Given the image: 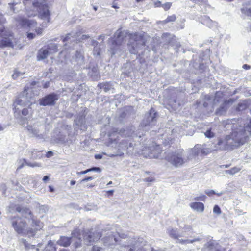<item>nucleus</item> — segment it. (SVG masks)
Listing matches in <instances>:
<instances>
[{
	"mask_svg": "<svg viewBox=\"0 0 251 251\" xmlns=\"http://www.w3.org/2000/svg\"><path fill=\"white\" fill-rule=\"evenodd\" d=\"M129 37L127 47L130 53L139 54L142 53L145 49V40L141 34L135 33L128 34L126 31L118 29L112 38V43L109 50L111 56L117 54L121 55L126 52L124 44L127 37Z\"/></svg>",
	"mask_w": 251,
	"mask_h": 251,
	"instance_id": "f257e3e1",
	"label": "nucleus"
},
{
	"mask_svg": "<svg viewBox=\"0 0 251 251\" xmlns=\"http://www.w3.org/2000/svg\"><path fill=\"white\" fill-rule=\"evenodd\" d=\"M157 115V113L154 109L151 108L149 112L145 115L138 130L135 131L133 127L127 129L126 130H125L126 132V134L133 138H141L144 135L146 131L149 130L156 124Z\"/></svg>",
	"mask_w": 251,
	"mask_h": 251,
	"instance_id": "f03ea898",
	"label": "nucleus"
},
{
	"mask_svg": "<svg viewBox=\"0 0 251 251\" xmlns=\"http://www.w3.org/2000/svg\"><path fill=\"white\" fill-rule=\"evenodd\" d=\"M11 222L15 230L18 233L22 235H27L29 237L33 236L36 231L35 227L28 228L26 223L21 218L19 217H12L11 218Z\"/></svg>",
	"mask_w": 251,
	"mask_h": 251,
	"instance_id": "7ed1b4c3",
	"label": "nucleus"
},
{
	"mask_svg": "<svg viewBox=\"0 0 251 251\" xmlns=\"http://www.w3.org/2000/svg\"><path fill=\"white\" fill-rule=\"evenodd\" d=\"M33 5L37 9L38 17L46 21L47 23L50 20V12L49 9L48 3L46 0H34Z\"/></svg>",
	"mask_w": 251,
	"mask_h": 251,
	"instance_id": "20e7f679",
	"label": "nucleus"
},
{
	"mask_svg": "<svg viewBox=\"0 0 251 251\" xmlns=\"http://www.w3.org/2000/svg\"><path fill=\"white\" fill-rule=\"evenodd\" d=\"M16 210L18 212L21 213L23 218L28 219V223L32 227H35V229L40 230L43 227V223L36 220L31 212L28 209L18 206L16 207Z\"/></svg>",
	"mask_w": 251,
	"mask_h": 251,
	"instance_id": "39448f33",
	"label": "nucleus"
},
{
	"mask_svg": "<svg viewBox=\"0 0 251 251\" xmlns=\"http://www.w3.org/2000/svg\"><path fill=\"white\" fill-rule=\"evenodd\" d=\"M220 146V140H218L217 144H212L210 147H207L206 144L200 145L197 144L192 149L191 155L192 156H197L200 154L206 155L208 153L218 150Z\"/></svg>",
	"mask_w": 251,
	"mask_h": 251,
	"instance_id": "423d86ee",
	"label": "nucleus"
},
{
	"mask_svg": "<svg viewBox=\"0 0 251 251\" xmlns=\"http://www.w3.org/2000/svg\"><path fill=\"white\" fill-rule=\"evenodd\" d=\"M183 150H178L175 152L169 153L165 157L166 159L176 167L182 166L185 162L183 157Z\"/></svg>",
	"mask_w": 251,
	"mask_h": 251,
	"instance_id": "0eeeda50",
	"label": "nucleus"
},
{
	"mask_svg": "<svg viewBox=\"0 0 251 251\" xmlns=\"http://www.w3.org/2000/svg\"><path fill=\"white\" fill-rule=\"evenodd\" d=\"M145 245V244L139 239L136 241H131L127 245L122 244L120 250L123 251H146V248L144 247Z\"/></svg>",
	"mask_w": 251,
	"mask_h": 251,
	"instance_id": "6e6552de",
	"label": "nucleus"
},
{
	"mask_svg": "<svg viewBox=\"0 0 251 251\" xmlns=\"http://www.w3.org/2000/svg\"><path fill=\"white\" fill-rule=\"evenodd\" d=\"M142 154H144L146 157L158 158L162 152V150L160 145L152 143L151 146L147 148L145 147V148L142 149Z\"/></svg>",
	"mask_w": 251,
	"mask_h": 251,
	"instance_id": "1a4fd4ad",
	"label": "nucleus"
},
{
	"mask_svg": "<svg viewBox=\"0 0 251 251\" xmlns=\"http://www.w3.org/2000/svg\"><path fill=\"white\" fill-rule=\"evenodd\" d=\"M101 236V235L100 232H93L90 230L85 231L83 233L84 242L87 245H91L99 240Z\"/></svg>",
	"mask_w": 251,
	"mask_h": 251,
	"instance_id": "9d476101",
	"label": "nucleus"
},
{
	"mask_svg": "<svg viewBox=\"0 0 251 251\" xmlns=\"http://www.w3.org/2000/svg\"><path fill=\"white\" fill-rule=\"evenodd\" d=\"M58 100V96L54 93L47 95L39 100V104L42 106L53 105Z\"/></svg>",
	"mask_w": 251,
	"mask_h": 251,
	"instance_id": "9b49d317",
	"label": "nucleus"
},
{
	"mask_svg": "<svg viewBox=\"0 0 251 251\" xmlns=\"http://www.w3.org/2000/svg\"><path fill=\"white\" fill-rule=\"evenodd\" d=\"M28 88H25L23 92L20 94V96L16 100L15 103L20 105H27L30 102L29 99L31 98L28 96L27 92Z\"/></svg>",
	"mask_w": 251,
	"mask_h": 251,
	"instance_id": "f8f14e48",
	"label": "nucleus"
},
{
	"mask_svg": "<svg viewBox=\"0 0 251 251\" xmlns=\"http://www.w3.org/2000/svg\"><path fill=\"white\" fill-rule=\"evenodd\" d=\"M78 35L77 33L75 34L74 32H71L67 34L65 37L62 39L63 42L74 41L75 40L78 41L79 42L83 40H86L89 38L88 35H82L80 38H78Z\"/></svg>",
	"mask_w": 251,
	"mask_h": 251,
	"instance_id": "ddd939ff",
	"label": "nucleus"
},
{
	"mask_svg": "<svg viewBox=\"0 0 251 251\" xmlns=\"http://www.w3.org/2000/svg\"><path fill=\"white\" fill-rule=\"evenodd\" d=\"M220 245L214 240H210L205 244L201 251H219Z\"/></svg>",
	"mask_w": 251,
	"mask_h": 251,
	"instance_id": "4468645a",
	"label": "nucleus"
},
{
	"mask_svg": "<svg viewBox=\"0 0 251 251\" xmlns=\"http://www.w3.org/2000/svg\"><path fill=\"white\" fill-rule=\"evenodd\" d=\"M17 21L19 22V24L23 27H28L32 28L35 26L37 23L36 21L33 20H29L22 17H19Z\"/></svg>",
	"mask_w": 251,
	"mask_h": 251,
	"instance_id": "2eb2a0df",
	"label": "nucleus"
},
{
	"mask_svg": "<svg viewBox=\"0 0 251 251\" xmlns=\"http://www.w3.org/2000/svg\"><path fill=\"white\" fill-rule=\"evenodd\" d=\"M114 82H104L98 84L100 89H103L105 92H107L114 89Z\"/></svg>",
	"mask_w": 251,
	"mask_h": 251,
	"instance_id": "dca6fc26",
	"label": "nucleus"
},
{
	"mask_svg": "<svg viewBox=\"0 0 251 251\" xmlns=\"http://www.w3.org/2000/svg\"><path fill=\"white\" fill-rule=\"evenodd\" d=\"M50 52L49 51V50H48L47 47L42 48L38 52L37 60L38 61H40L45 59L47 58Z\"/></svg>",
	"mask_w": 251,
	"mask_h": 251,
	"instance_id": "f3484780",
	"label": "nucleus"
},
{
	"mask_svg": "<svg viewBox=\"0 0 251 251\" xmlns=\"http://www.w3.org/2000/svg\"><path fill=\"white\" fill-rule=\"evenodd\" d=\"M71 243V238L66 236H61L59 240L57 241V244L63 247L69 246Z\"/></svg>",
	"mask_w": 251,
	"mask_h": 251,
	"instance_id": "a211bd4d",
	"label": "nucleus"
},
{
	"mask_svg": "<svg viewBox=\"0 0 251 251\" xmlns=\"http://www.w3.org/2000/svg\"><path fill=\"white\" fill-rule=\"evenodd\" d=\"M118 241V238L116 237V235H113V234H109L108 236L106 237L104 240V243L106 245H112L117 243Z\"/></svg>",
	"mask_w": 251,
	"mask_h": 251,
	"instance_id": "6ab92c4d",
	"label": "nucleus"
},
{
	"mask_svg": "<svg viewBox=\"0 0 251 251\" xmlns=\"http://www.w3.org/2000/svg\"><path fill=\"white\" fill-rule=\"evenodd\" d=\"M190 206L192 209L197 212H202L204 209V204L201 202H192L190 204Z\"/></svg>",
	"mask_w": 251,
	"mask_h": 251,
	"instance_id": "aec40b11",
	"label": "nucleus"
},
{
	"mask_svg": "<svg viewBox=\"0 0 251 251\" xmlns=\"http://www.w3.org/2000/svg\"><path fill=\"white\" fill-rule=\"evenodd\" d=\"M26 129L30 133L32 134V136L39 138H42L43 137L42 135L39 134V129L34 128L32 126H28L26 127Z\"/></svg>",
	"mask_w": 251,
	"mask_h": 251,
	"instance_id": "412c9836",
	"label": "nucleus"
},
{
	"mask_svg": "<svg viewBox=\"0 0 251 251\" xmlns=\"http://www.w3.org/2000/svg\"><path fill=\"white\" fill-rule=\"evenodd\" d=\"M75 58L76 61L77 62V64L81 66L84 64V58L80 51H76L75 53Z\"/></svg>",
	"mask_w": 251,
	"mask_h": 251,
	"instance_id": "4be33fe9",
	"label": "nucleus"
},
{
	"mask_svg": "<svg viewBox=\"0 0 251 251\" xmlns=\"http://www.w3.org/2000/svg\"><path fill=\"white\" fill-rule=\"evenodd\" d=\"M58 45L55 43H50L49 44L47 47L50 53H53L56 52L58 51Z\"/></svg>",
	"mask_w": 251,
	"mask_h": 251,
	"instance_id": "5701e85b",
	"label": "nucleus"
},
{
	"mask_svg": "<svg viewBox=\"0 0 251 251\" xmlns=\"http://www.w3.org/2000/svg\"><path fill=\"white\" fill-rule=\"evenodd\" d=\"M12 45V42L9 38H4L0 41V47L4 48L6 47H10Z\"/></svg>",
	"mask_w": 251,
	"mask_h": 251,
	"instance_id": "b1692460",
	"label": "nucleus"
},
{
	"mask_svg": "<svg viewBox=\"0 0 251 251\" xmlns=\"http://www.w3.org/2000/svg\"><path fill=\"white\" fill-rule=\"evenodd\" d=\"M89 74L93 79L97 80L100 76L98 69L96 67H93L91 71L89 72Z\"/></svg>",
	"mask_w": 251,
	"mask_h": 251,
	"instance_id": "393cba45",
	"label": "nucleus"
},
{
	"mask_svg": "<svg viewBox=\"0 0 251 251\" xmlns=\"http://www.w3.org/2000/svg\"><path fill=\"white\" fill-rule=\"evenodd\" d=\"M74 122L76 126L82 125L85 123V117L83 115H78Z\"/></svg>",
	"mask_w": 251,
	"mask_h": 251,
	"instance_id": "a878e982",
	"label": "nucleus"
},
{
	"mask_svg": "<svg viewBox=\"0 0 251 251\" xmlns=\"http://www.w3.org/2000/svg\"><path fill=\"white\" fill-rule=\"evenodd\" d=\"M123 142H125V148H126L127 149L129 150V151H131L130 148H133V150H135V152H138V148L137 147V145L136 144H134V146H133V144L131 142L128 143L126 142V141H123Z\"/></svg>",
	"mask_w": 251,
	"mask_h": 251,
	"instance_id": "bb28decb",
	"label": "nucleus"
},
{
	"mask_svg": "<svg viewBox=\"0 0 251 251\" xmlns=\"http://www.w3.org/2000/svg\"><path fill=\"white\" fill-rule=\"evenodd\" d=\"M17 4V3L12 2L9 3L8 4V12L10 15H12L13 13L16 12L18 10L16 9L15 6Z\"/></svg>",
	"mask_w": 251,
	"mask_h": 251,
	"instance_id": "cd10ccee",
	"label": "nucleus"
},
{
	"mask_svg": "<svg viewBox=\"0 0 251 251\" xmlns=\"http://www.w3.org/2000/svg\"><path fill=\"white\" fill-rule=\"evenodd\" d=\"M43 251H56V249L54 246L53 242L51 241H49Z\"/></svg>",
	"mask_w": 251,
	"mask_h": 251,
	"instance_id": "c85d7f7f",
	"label": "nucleus"
},
{
	"mask_svg": "<svg viewBox=\"0 0 251 251\" xmlns=\"http://www.w3.org/2000/svg\"><path fill=\"white\" fill-rule=\"evenodd\" d=\"M177 239V242H178L182 244H187L188 243H193V242H194L195 241H200V238H195L193 240H189V239L184 240V239H178V238Z\"/></svg>",
	"mask_w": 251,
	"mask_h": 251,
	"instance_id": "c756f323",
	"label": "nucleus"
},
{
	"mask_svg": "<svg viewBox=\"0 0 251 251\" xmlns=\"http://www.w3.org/2000/svg\"><path fill=\"white\" fill-rule=\"evenodd\" d=\"M168 232L169 235L174 239H176L179 237L176 230H174L173 229H168Z\"/></svg>",
	"mask_w": 251,
	"mask_h": 251,
	"instance_id": "7c9ffc66",
	"label": "nucleus"
},
{
	"mask_svg": "<svg viewBox=\"0 0 251 251\" xmlns=\"http://www.w3.org/2000/svg\"><path fill=\"white\" fill-rule=\"evenodd\" d=\"M241 10L243 14L248 16L251 17V7L248 8L247 7H245L241 8Z\"/></svg>",
	"mask_w": 251,
	"mask_h": 251,
	"instance_id": "2f4dec72",
	"label": "nucleus"
},
{
	"mask_svg": "<svg viewBox=\"0 0 251 251\" xmlns=\"http://www.w3.org/2000/svg\"><path fill=\"white\" fill-rule=\"evenodd\" d=\"M241 169L238 167H233L230 170H226V173L234 175L240 171Z\"/></svg>",
	"mask_w": 251,
	"mask_h": 251,
	"instance_id": "473e14b6",
	"label": "nucleus"
},
{
	"mask_svg": "<svg viewBox=\"0 0 251 251\" xmlns=\"http://www.w3.org/2000/svg\"><path fill=\"white\" fill-rule=\"evenodd\" d=\"M244 128L245 131H248L251 135V118H250L249 122L246 125H245Z\"/></svg>",
	"mask_w": 251,
	"mask_h": 251,
	"instance_id": "72a5a7b5",
	"label": "nucleus"
},
{
	"mask_svg": "<svg viewBox=\"0 0 251 251\" xmlns=\"http://www.w3.org/2000/svg\"><path fill=\"white\" fill-rule=\"evenodd\" d=\"M211 20L209 17L204 15L203 17L201 18V22L203 25H206L208 24V22H211Z\"/></svg>",
	"mask_w": 251,
	"mask_h": 251,
	"instance_id": "f704fd0d",
	"label": "nucleus"
},
{
	"mask_svg": "<svg viewBox=\"0 0 251 251\" xmlns=\"http://www.w3.org/2000/svg\"><path fill=\"white\" fill-rule=\"evenodd\" d=\"M23 75V74L22 72L18 71L17 70H15L14 73L12 75V77L14 79H16L19 76H21L22 77Z\"/></svg>",
	"mask_w": 251,
	"mask_h": 251,
	"instance_id": "c9c22d12",
	"label": "nucleus"
},
{
	"mask_svg": "<svg viewBox=\"0 0 251 251\" xmlns=\"http://www.w3.org/2000/svg\"><path fill=\"white\" fill-rule=\"evenodd\" d=\"M26 160L25 159H21L18 160L19 166L17 168V170H20L24 166L25 164H26Z\"/></svg>",
	"mask_w": 251,
	"mask_h": 251,
	"instance_id": "e433bc0d",
	"label": "nucleus"
},
{
	"mask_svg": "<svg viewBox=\"0 0 251 251\" xmlns=\"http://www.w3.org/2000/svg\"><path fill=\"white\" fill-rule=\"evenodd\" d=\"M176 17L175 15H171V16H169L167 17V18L164 20V23H169V22H174L176 20Z\"/></svg>",
	"mask_w": 251,
	"mask_h": 251,
	"instance_id": "4c0bfd02",
	"label": "nucleus"
},
{
	"mask_svg": "<svg viewBox=\"0 0 251 251\" xmlns=\"http://www.w3.org/2000/svg\"><path fill=\"white\" fill-rule=\"evenodd\" d=\"M72 237L77 238L79 240L80 239V231H79V230L77 229L74 230L73 231V232L72 233Z\"/></svg>",
	"mask_w": 251,
	"mask_h": 251,
	"instance_id": "58836bf2",
	"label": "nucleus"
},
{
	"mask_svg": "<svg viewBox=\"0 0 251 251\" xmlns=\"http://www.w3.org/2000/svg\"><path fill=\"white\" fill-rule=\"evenodd\" d=\"M204 135L206 137L211 138L214 136V133L211 130H207L205 133Z\"/></svg>",
	"mask_w": 251,
	"mask_h": 251,
	"instance_id": "ea45409f",
	"label": "nucleus"
},
{
	"mask_svg": "<svg viewBox=\"0 0 251 251\" xmlns=\"http://www.w3.org/2000/svg\"><path fill=\"white\" fill-rule=\"evenodd\" d=\"M26 165H27V166H29V167H40V166L39 165V164L37 163H31V162H28L26 161Z\"/></svg>",
	"mask_w": 251,
	"mask_h": 251,
	"instance_id": "a19ab883",
	"label": "nucleus"
},
{
	"mask_svg": "<svg viewBox=\"0 0 251 251\" xmlns=\"http://www.w3.org/2000/svg\"><path fill=\"white\" fill-rule=\"evenodd\" d=\"M192 2L199 4H201L202 3L205 4L207 2L206 0H190Z\"/></svg>",
	"mask_w": 251,
	"mask_h": 251,
	"instance_id": "79ce46f5",
	"label": "nucleus"
},
{
	"mask_svg": "<svg viewBox=\"0 0 251 251\" xmlns=\"http://www.w3.org/2000/svg\"><path fill=\"white\" fill-rule=\"evenodd\" d=\"M89 170H90V172H91V171H95V172H101V169L99 167H92L90 169H89Z\"/></svg>",
	"mask_w": 251,
	"mask_h": 251,
	"instance_id": "37998d69",
	"label": "nucleus"
},
{
	"mask_svg": "<svg viewBox=\"0 0 251 251\" xmlns=\"http://www.w3.org/2000/svg\"><path fill=\"white\" fill-rule=\"evenodd\" d=\"M162 6L164 8V10L165 11H167L170 9L171 7V3L169 2L166 3L164 4H163Z\"/></svg>",
	"mask_w": 251,
	"mask_h": 251,
	"instance_id": "c03bdc74",
	"label": "nucleus"
},
{
	"mask_svg": "<svg viewBox=\"0 0 251 251\" xmlns=\"http://www.w3.org/2000/svg\"><path fill=\"white\" fill-rule=\"evenodd\" d=\"M213 212L217 214L220 213V207L216 205L213 208Z\"/></svg>",
	"mask_w": 251,
	"mask_h": 251,
	"instance_id": "a18cd8bd",
	"label": "nucleus"
},
{
	"mask_svg": "<svg viewBox=\"0 0 251 251\" xmlns=\"http://www.w3.org/2000/svg\"><path fill=\"white\" fill-rule=\"evenodd\" d=\"M205 193L209 196H211L213 195L216 194L215 192L212 190H206L205 191Z\"/></svg>",
	"mask_w": 251,
	"mask_h": 251,
	"instance_id": "49530a36",
	"label": "nucleus"
},
{
	"mask_svg": "<svg viewBox=\"0 0 251 251\" xmlns=\"http://www.w3.org/2000/svg\"><path fill=\"white\" fill-rule=\"evenodd\" d=\"M27 36L29 39H32L35 37V34L33 33H28Z\"/></svg>",
	"mask_w": 251,
	"mask_h": 251,
	"instance_id": "de8ad7c7",
	"label": "nucleus"
},
{
	"mask_svg": "<svg viewBox=\"0 0 251 251\" xmlns=\"http://www.w3.org/2000/svg\"><path fill=\"white\" fill-rule=\"evenodd\" d=\"M35 31L38 35H41L42 34L43 29L42 28L38 27L35 29Z\"/></svg>",
	"mask_w": 251,
	"mask_h": 251,
	"instance_id": "09e8293b",
	"label": "nucleus"
},
{
	"mask_svg": "<svg viewBox=\"0 0 251 251\" xmlns=\"http://www.w3.org/2000/svg\"><path fill=\"white\" fill-rule=\"evenodd\" d=\"M206 198V196L205 195H202L200 197H196L195 199L198 201H204Z\"/></svg>",
	"mask_w": 251,
	"mask_h": 251,
	"instance_id": "8fccbe9b",
	"label": "nucleus"
},
{
	"mask_svg": "<svg viewBox=\"0 0 251 251\" xmlns=\"http://www.w3.org/2000/svg\"><path fill=\"white\" fill-rule=\"evenodd\" d=\"M29 113L28 110L27 108H24L22 110V113L24 116H26Z\"/></svg>",
	"mask_w": 251,
	"mask_h": 251,
	"instance_id": "3c124183",
	"label": "nucleus"
},
{
	"mask_svg": "<svg viewBox=\"0 0 251 251\" xmlns=\"http://www.w3.org/2000/svg\"><path fill=\"white\" fill-rule=\"evenodd\" d=\"M90 172V170L88 169H87L85 171H81V172H77V175H83V174H87V173L89 172Z\"/></svg>",
	"mask_w": 251,
	"mask_h": 251,
	"instance_id": "603ef678",
	"label": "nucleus"
},
{
	"mask_svg": "<svg viewBox=\"0 0 251 251\" xmlns=\"http://www.w3.org/2000/svg\"><path fill=\"white\" fill-rule=\"evenodd\" d=\"M93 179V177H92V176H88V177H87L85 178H84L83 179H82L81 180V182H87V181H88L89 180H91Z\"/></svg>",
	"mask_w": 251,
	"mask_h": 251,
	"instance_id": "864d4df0",
	"label": "nucleus"
},
{
	"mask_svg": "<svg viewBox=\"0 0 251 251\" xmlns=\"http://www.w3.org/2000/svg\"><path fill=\"white\" fill-rule=\"evenodd\" d=\"M101 248L94 246L93 247L92 251H100Z\"/></svg>",
	"mask_w": 251,
	"mask_h": 251,
	"instance_id": "5fc2aeb1",
	"label": "nucleus"
},
{
	"mask_svg": "<svg viewBox=\"0 0 251 251\" xmlns=\"http://www.w3.org/2000/svg\"><path fill=\"white\" fill-rule=\"evenodd\" d=\"M154 181V179L152 177H147L145 179V181L151 182Z\"/></svg>",
	"mask_w": 251,
	"mask_h": 251,
	"instance_id": "6e6d98bb",
	"label": "nucleus"
},
{
	"mask_svg": "<svg viewBox=\"0 0 251 251\" xmlns=\"http://www.w3.org/2000/svg\"><path fill=\"white\" fill-rule=\"evenodd\" d=\"M242 68L245 70H249L251 69V66L248 64H244L242 66Z\"/></svg>",
	"mask_w": 251,
	"mask_h": 251,
	"instance_id": "4d7b16f0",
	"label": "nucleus"
},
{
	"mask_svg": "<svg viewBox=\"0 0 251 251\" xmlns=\"http://www.w3.org/2000/svg\"><path fill=\"white\" fill-rule=\"evenodd\" d=\"M4 27L2 24L0 23V35H1L4 31Z\"/></svg>",
	"mask_w": 251,
	"mask_h": 251,
	"instance_id": "13d9d810",
	"label": "nucleus"
},
{
	"mask_svg": "<svg viewBox=\"0 0 251 251\" xmlns=\"http://www.w3.org/2000/svg\"><path fill=\"white\" fill-rule=\"evenodd\" d=\"M52 155H53V152L52 151H48L47 153V154H46V156L48 158L50 157Z\"/></svg>",
	"mask_w": 251,
	"mask_h": 251,
	"instance_id": "bf43d9fd",
	"label": "nucleus"
},
{
	"mask_svg": "<svg viewBox=\"0 0 251 251\" xmlns=\"http://www.w3.org/2000/svg\"><path fill=\"white\" fill-rule=\"evenodd\" d=\"M214 24V22L212 20H211V22H208V24H207L206 25L209 27H211L213 26Z\"/></svg>",
	"mask_w": 251,
	"mask_h": 251,
	"instance_id": "052dcab7",
	"label": "nucleus"
},
{
	"mask_svg": "<svg viewBox=\"0 0 251 251\" xmlns=\"http://www.w3.org/2000/svg\"><path fill=\"white\" fill-rule=\"evenodd\" d=\"M95 158L96 159H100L102 158V155L101 154H96L95 156Z\"/></svg>",
	"mask_w": 251,
	"mask_h": 251,
	"instance_id": "680f3d73",
	"label": "nucleus"
},
{
	"mask_svg": "<svg viewBox=\"0 0 251 251\" xmlns=\"http://www.w3.org/2000/svg\"><path fill=\"white\" fill-rule=\"evenodd\" d=\"M49 179V177L48 176H45L43 178V181L46 182Z\"/></svg>",
	"mask_w": 251,
	"mask_h": 251,
	"instance_id": "e2e57ef3",
	"label": "nucleus"
},
{
	"mask_svg": "<svg viewBox=\"0 0 251 251\" xmlns=\"http://www.w3.org/2000/svg\"><path fill=\"white\" fill-rule=\"evenodd\" d=\"M219 98L218 95V92H217L216 93V95H215V98L214 99V102L215 101H217V102H218L219 101Z\"/></svg>",
	"mask_w": 251,
	"mask_h": 251,
	"instance_id": "0e129e2a",
	"label": "nucleus"
},
{
	"mask_svg": "<svg viewBox=\"0 0 251 251\" xmlns=\"http://www.w3.org/2000/svg\"><path fill=\"white\" fill-rule=\"evenodd\" d=\"M49 86V82H46L44 84L43 87L45 88H47Z\"/></svg>",
	"mask_w": 251,
	"mask_h": 251,
	"instance_id": "69168bd1",
	"label": "nucleus"
},
{
	"mask_svg": "<svg viewBox=\"0 0 251 251\" xmlns=\"http://www.w3.org/2000/svg\"><path fill=\"white\" fill-rule=\"evenodd\" d=\"M49 190H50V192H54V188H53V187L52 186H49Z\"/></svg>",
	"mask_w": 251,
	"mask_h": 251,
	"instance_id": "338daca9",
	"label": "nucleus"
},
{
	"mask_svg": "<svg viewBox=\"0 0 251 251\" xmlns=\"http://www.w3.org/2000/svg\"><path fill=\"white\" fill-rule=\"evenodd\" d=\"M113 192H114V190H109V191H107V193L109 195H112L113 194Z\"/></svg>",
	"mask_w": 251,
	"mask_h": 251,
	"instance_id": "774afa93",
	"label": "nucleus"
}]
</instances>
